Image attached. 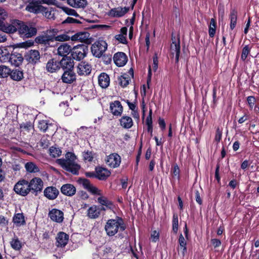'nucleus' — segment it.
<instances>
[{"label": "nucleus", "mask_w": 259, "mask_h": 259, "mask_svg": "<svg viewBox=\"0 0 259 259\" xmlns=\"http://www.w3.org/2000/svg\"><path fill=\"white\" fill-rule=\"evenodd\" d=\"M126 228L124 220L118 216H116L114 219L107 220L104 227L105 231L109 237L114 236L118 231L123 232Z\"/></svg>", "instance_id": "1"}, {"label": "nucleus", "mask_w": 259, "mask_h": 259, "mask_svg": "<svg viewBox=\"0 0 259 259\" xmlns=\"http://www.w3.org/2000/svg\"><path fill=\"white\" fill-rule=\"evenodd\" d=\"M34 42L32 41H26L17 44V46L14 47L11 52V57L10 62L12 64L18 67L22 64L24 56H23L22 51H20V49L30 47L33 45Z\"/></svg>", "instance_id": "2"}, {"label": "nucleus", "mask_w": 259, "mask_h": 259, "mask_svg": "<svg viewBox=\"0 0 259 259\" xmlns=\"http://www.w3.org/2000/svg\"><path fill=\"white\" fill-rule=\"evenodd\" d=\"M18 29V33L23 39L30 38L35 36L37 33V28L31 23H26L20 21Z\"/></svg>", "instance_id": "3"}, {"label": "nucleus", "mask_w": 259, "mask_h": 259, "mask_svg": "<svg viewBox=\"0 0 259 259\" xmlns=\"http://www.w3.org/2000/svg\"><path fill=\"white\" fill-rule=\"evenodd\" d=\"M88 52V46L84 44H79L72 47L70 56L74 60L80 61L87 56Z\"/></svg>", "instance_id": "4"}, {"label": "nucleus", "mask_w": 259, "mask_h": 259, "mask_svg": "<svg viewBox=\"0 0 259 259\" xmlns=\"http://www.w3.org/2000/svg\"><path fill=\"white\" fill-rule=\"evenodd\" d=\"M107 43L103 39L96 41L91 47V52L93 55L98 58L101 57L107 49Z\"/></svg>", "instance_id": "5"}, {"label": "nucleus", "mask_w": 259, "mask_h": 259, "mask_svg": "<svg viewBox=\"0 0 259 259\" xmlns=\"http://www.w3.org/2000/svg\"><path fill=\"white\" fill-rule=\"evenodd\" d=\"M20 20L17 19L11 20L10 23L5 22V20L1 21L0 24V30L4 32L13 34L18 31Z\"/></svg>", "instance_id": "6"}, {"label": "nucleus", "mask_w": 259, "mask_h": 259, "mask_svg": "<svg viewBox=\"0 0 259 259\" xmlns=\"http://www.w3.org/2000/svg\"><path fill=\"white\" fill-rule=\"evenodd\" d=\"M14 191L22 196H27L30 192L29 183L25 179H20L15 185Z\"/></svg>", "instance_id": "7"}, {"label": "nucleus", "mask_w": 259, "mask_h": 259, "mask_svg": "<svg viewBox=\"0 0 259 259\" xmlns=\"http://www.w3.org/2000/svg\"><path fill=\"white\" fill-rule=\"evenodd\" d=\"M77 182L79 185H82V187L91 194L94 195H102L101 190L92 184L89 180L83 178H79Z\"/></svg>", "instance_id": "8"}, {"label": "nucleus", "mask_w": 259, "mask_h": 259, "mask_svg": "<svg viewBox=\"0 0 259 259\" xmlns=\"http://www.w3.org/2000/svg\"><path fill=\"white\" fill-rule=\"evenodd\" d=\"M57 161V163L66 171L74 175H78L80 166L75 162L71 163L69 161L64 160L61 159H58Z\"/></svg>", "instance_id": "9"}, {"label": "nucleus", "mask_w": 259, "mask_h": 259, "mask_svg": "<svg viewBox=\"0 0 259 259\" xmlns=\"http://www.w3.org/2000/svg\"><path fill=\"white\" fill-rule=\"evenodd\" d=\"M29 183L30 192L35 196H37L38 194L42 192L44 182L40 178L34 177Z\"/></svg>", "instance_id": "10"}, {"label": "nucleus", "mask_w": 259, "mask_h": 259, "mask_svg": "<svg viewBox=\"0 0 259 259\" xmlns=\"http://www.w3.org/2000/svg\"><path fill=\"white\" fill-rule=\"evenodd\" d=\"M72 41H78L84 43V45L88 46L92 42V38L90 37V34L87 31H79L76 32L71 36Z\"/></svg>", "instance_id": "11"}, {"label": "nucleus", "mask_w": 259, "mask_h": 259, "mask_svg": "<svg viewBox=\"0 0 259 259\" xmlns=\"http://www.w3.org/2000/svg\"><path fill=\"white\" fill-rule=\"evenodd\" d=\"M40 53L38 50H30L25 52L24 59L28 63L32 65H35L40 62Z\"/></svg>", "instance_id": "12"}, {"label": "nucleus", "mask_w": 259, "mask_h": 259, "mask_svg": "<svg viewBox=\"0 0 259 259\" xmlns=\"http://www.w3.org/2000/svg\"><path fill=\"white\" fill-rule=\"evenodd\" d=\"M28 5L26 7V10L30 13L39 14L45 9V7L41 5L39 0H28Z\"/></svg>", "instance_id": "13"}, {"label": "nucleus", "mask_w": 259, "mask_h": 259, "mask_svg": "<svg viewBox=\"0 0 259 259\" xmlns=\"http://www.w3.org/2000/svg\"><path fill=\"white\" fill-rule=\"evenodd\" d=\"M104 206L92 205L87 210V216L92 219H96L99 217L102 211H105Z\"/></svg>", "instance_id": "14"}, {"label": "nucleus", "mask_w": 259, "mask_h": 259, "mask_svg": "<svg viewBox=\"0 0 259 259\" xmlns=\"http://www.w3.org/2000/svg\"><path fill=\"white\" fill-rule=\"evenodd\" d=\"M61 79L63 83L71 84L76 81V75L73 69L66 70L64 71Z\"/></svg>", "instance_id": "15"}, {"label": "nucleus", "mask_w": 259, "mask_h": 259, "mask_svg": "<svg viewBox=\"0 0 259 259\" xmlns=\"http://www.w3.org/2000/svg\"><path fill=\"white\" fill-rule=\"evenodd\" d=\"M130 7H118L111 9L108 12V15L113 18H120L123 17L129 10Z\"/></svg>", "instance_id": "16"}, {"label": "nucleus", "mask_w": 259, "mask_h": 259, "mask_svg": "<svg viewBox=\"0 0 259 259\" xmlns=\"http://www.w3.org/2000/svg\"><path fill=\"white\" fill-rule=\"evenodd\" d=\"M92 71V66L85 61L80 62L77 67V73L80 76L89 75Z\"/></svg>", "instance_id": "17"}, {"label": "nucleus", "mask_w": 259, "mask_h": 259, "mask_svg": "<svg viewBox=\"0 0 259 259\" xmlns=\"http://www.w3.org/2000/svg\"><path fill=\"white\" fill-rule=\"evenodd\" d=\"M113 59L114 63L118 67L124 66L128 60L126 55L121 52L116 53L113 56Z\"/></svg>", "instance_id": "18"}, {"label": "nucleus", "mask_w": 259, "mask_h": 259, "mask_svg": "<svg viewBox=\"0 0 259 259\" xmlns=\"http://www.w3.org/2000/svg\"><path fill=\"white\" fill-rule=\"evenodd\" d=\"M59 194V191L56 187L48 186L44 190V196L50 200L57 198Z\"/></svg>", "instance_id": "19"}, {"label": "nucleus", "mask_w": 259, "mask_h": 259, "mask_svg": "<svg viewBox=\"0 0 259 259\" xmlns=\"http://www.w3.org/2000/svg\"><path fill=\"white\" fill-rule=\"evenodd\" d=\"M121 162L120 156L116 153H112L107 157L106 163L111 168H116L119 166Z\"/></svg>", "instance_id": "20"}, {"label": "nucleus", "mask_w": 259, "mask_h": 259, "mask_svg": "<svg viewBox=\"0 0 259 259\" xmlns=\"http://www.w3.org/2000/svg\"><path fill=\"white\" fill-rule=\"evenodd\" d=\"M49 217L52 221L58 223H61L64 220V213L58 209L53 208L49 211Z\"/></svg>", "instance_id": "21"}, {"label": "nucleus", "mask_w": 259, "mask_h": 259, "mask_svg": "<svg viewBox=\"0 0 259 259\" xmlns=\"http://www.w3.org/2000/svg\"><path fill=\"white\" fill-rule=\"evenodd\" d=\"M60 65L59 61L56 58L50 59L46 64V70L51 73H56L60 70Z\"/></svg>", "instance_id": "22"}, {"label": "nucleus", "mask_w": 259, "mask_h": 259, "mask_svg": "<svg viewBox=\"0 0 259 259\" xmlns=\"http://www.w3.org/2000/svg\"><path fill=\"white\" fill-rule=\"evenodd\" d=\"M60 68H62L64 71L66 70L73 69L74 63V60L70 56L64 57L59 61Z\"/></svg>", "instance_id": "23"}, {"label": "nucleus", "mask_w": 259, "mask_h": 259, "mask_svg": "<svg viewBox=\"0 0 259 259\" xmlns=\"http://www.w3.org/2000/svg\"><path fill=\"white\" fill-rule=\"evenodd\" d=\"M96 179L100 181H106L111 175V172L106 168L101 166L95 167Z\"/></svg>", "instance_id": "24"}, {"label": "nucleus", "mask_w": 259, "mask_h": 259, "mask_svg": "<svg viewBox=\"0 0 259 259\" xmlns=\"http://www.w3.org/2000/svg\"><path fill=\"white\" fill-rule=\"evenodd\" d=\"M60 191L64 195L72 197L75 194L76 189L73 184L68 183L61 186Z\"/></svg>", "instance_id": "25"}, {"label": "nucleus", "mask_w": 259, "mask_h": 259, "mask_svg": "<svg viewBox=\"0 0 259 259\" xmlns=\"http://www.w3.org/2000/svg\"><path fill=\"white\" fill-rule=\"evenodd\" d=\"M110 110L114 116H121L123 112V107L119 101H115L110 104Z\"/></svg>", "instance_id": "26"}, {"label": "nucleus", "mask_w": 259, "mask_h": 259, "mask_svg": "<svg viewBox=\"0 0 259 259\" xmlns=\"http://www.w3.org/2000/svg\"><path fill=\"white\" fill-rule=\"evenodd\" d=\"M14 46H8L0 49V60L1 61L10 62L11 57V52L14 48Z\"/></svg>", "instance_id": "27"}, {"label": "nucleus", "mask_w": 259, "mask_h": 259, "mask_svg": "<svg viewBox=\"0 0 259 259\" xmlns=\"http://www.w3.org/2000/svg\"><path fill=\"white\" fill-rule=\"evenodd\" d=\"M69 240V235L63 232H60L56 238V245L57 247H63L66 246Z\"/></svg>", "instance_id": "28"}, {"label": "nucleus", "mask_w": 259, "mask_h": 259, "mask_svg": "<svg viewBox=\"0 0 259 259\" xmlns=\"http://www.w3.org/2000/svg\"><path fill=\"white\" fill-rule=\"evenodd\" d=\"M72 50V47L67 43L64 42L58 48V54L62 57H67L70 53L71 54Z\"/></svg>", "instance_id": "29"}, {"label": "nucleus", "mask_w": 259, "mask_h": 259, "mask_svg": "<svg viewBox=\"0 0 259 259\" xmlns=\"http://www.w3.org/2000/svg\"><path fill=\"white\" fill-rule=\"evenodd\" d=\"M34 40L36 44L48 46L50 45V41H53V37L48 34L41 35L36 36Z\"/></svg>", "instance_id": "30"}, {"label": "nucleus", "mask_w": 259, "mask_h": 259, "mask_svg": "<svg viewBox=\"0 0 259 259\" xmlns=\"http://www.w3.org/2000/svg\"><path fill=\"white\" fill-rule=\"evenodd\" d=\"M109 76L105 72L101 73L98 76L99 85L103 89H106L110 84Z\"/></svg>", "instance_id": "31"}, {"label": "nucleus", "mask_w": 259, "mask_h": 259, "mask_svg": "<svg viewBox=\"0 0 259 259\" xmlns=\"http://www.w3.org/2000/svg\"><path fill=\"white\" fill-rule=\"evenodd\" d=\"M119 121L120 125L125 129L131 128L134 124L132 118L126 115L122 116Z\"/></svg>", "instance_id": "32"}, {"label": "nucleus", "mask_w": 259, "mask_h": 259, "mask_svg": "<svg viewBox=\"0 0 259 259\" xmlns=\"http://www.w3.org/2000/svg\"><path fill=\"white\" fill-rule=\"evenodd\" d=\"M13 222L17 227L26 224L25 217L23 213H15L13 217Z\"/></svg>", "instance_id": "33"}, {"label": "nucleus", "mask_w": 259, "mask_h": 259, "mask_svg": "<svg viewBox=\"0 0 259 259\" xmlns=\"http://www.w3.org/2000/svg\"><path fill=\"white\" fill-rule=\"evenodd\" d=\"M67 4L75 8H84L88 5L87 0H67Z\"/></svg>", "instance_id": "34"}, {"label": "nucleus", "mask_w": 259, "mask_h": 259, "mask_svg": "<svg viewBox=\"0 0 259 259\" xmlns=\"http://www.w3.org/2000/svg\"><path fill=\"white\" fill-rule=\"evenodd\" d=\"M55 11H56L55 8L45 7V9H42L40 13L48 19L54 20L56 19L55 13H53Z\"/></svg>", "instance_id": "35"}, {"label": "nucleus", "mask_w": 259, "mask_h": 259, "mask_svg": "<svg viewBox=\"0 0 259 259\" xmlns=\"http://www.w3.org/2000/svg\"><path fill=\"white\" fill-rule=\"evenodd\" d=\"M230 20V28L233 30L236 27L237 20V11L235 9L231 10L229 15Z\"/></svg>", "instance_id": "36"}, {"label": "nucleus", "mask_w": 259, "mask_h": 259, "mask_svg": "<svg viewBox=\"0 0 259 259\" xmlns=\"http://www.w3.org/2000/svg\"><path fill=\"white\" fill-rule=\"evenodd\" d=\"M10 78L15 81H20L23 78V72L19 69H15L11 70Z\"/></svg>", "instance_id": "37"}, {"label": "nucleus", "mask_w": 259, "mask_h": 259, "mask_svg": "<svg viewBox=\"0 0 259 259\" xmlns=\"http://www.w3.org/2000/svg\"><path fill=\"white\" fill-rule=\"evenodd\" d=\"M252 45H246L243 47L241 54V60L245 62L248 56H251L250 52L252 48Z\"/></svg>", "instance_id": "38"}, {"label": "nucleus", "mask_w": 259, "mask_h": 259, "mask_svg": "<svg viewBox=\"0 0 259 259\" xmlns=\"http://www.w3.org/2000/svg\"><path fill=\"white\" fill-rule=\"evenodd\" d=\"M119 85L122 88L126 87L128 84L131 80L130 76L128 74L124 73L123 74L119 76L117 78Z\"/></svg>", "instance_id": "39"}, {"label": "nucleus", "mask_w": 259, "mask_h": 259, "mask_svg": "<svg viewBox=\"0 0 259 259\" xmlns=\"http://www.w3.org/2000/svg\"><path fill=\"white\" fill-rule=\"evenodd\" d=\"M172 40L173 39L172 38ZM175 47V51L176 52V63H178L179 61V57L181 53V46H180V40L178 38V42L176 40H172V44L171 45V48L172 49Z\"/></svg>", "instance_id": "40"}, {"label": "nucleus", "mask_w": 259, "mask_h": 259, "mask_svg": "<svg viewBox=\"0 0 259 259\" xmlns=\"http://www.w3.org/2000/svg\"><path fill=\"white\" fill-rule=\"evenodd\" d=\"M98 202L101 205L105 206L108 209H112L113 207V203L109 200L106 197L104 196H101L98 198Z\"/></svg>", "instance_id": "41"}, {"label": "nucleus", "mask_w": 259, "mask_h": 259, "mask_svg": "<svg viewBox=\"0 0 259 259\" xmlns=\"http://www.w3.org/2000/svg\"><path fill=\"white\" fill-rule=\"evenodd\" d=\"M26 171L30 173H36L39 172V168L32 162H28L25 164Z\"/></svg>", "instance_id": "42"}, {"label": "nucleus", "mask_w": 259, "mask_h": 259, "mask_svg": "<svg viewBox=\"0 0 259 259\" xmlns=\"http://www.w3.org/2000/svg\"><path fill=\"white\" fill-rule=\"evenodd\" d=\"M11 69L4 65H0V78H6L10 75Z\"/></svg>", "instance_id": "43"}, {"label": "nucleus", "mask_w": 259, "mask_h": 259, "mask_svg": "<svg viewBox=\"0 0 259 259\" xmlns=\"http://www.w3.org/2000/svg\"><path fill=\"white\" fill-rule=\"evenodd\" d=\"M61 149L56 146H53L49 149V154L51 156L54 158L58 157L61 155Z\"/></svg>", "instance_id": "44"}, {"label": "nucleus", "mask_w": 259, "mask_h": 259, "mask_svg": "<svg viewBox=\"0 0 259 259\" xmlns=\"http://www.w3.org/2000/svg\"><path fill=\"white\" fill-rule=\"evenodd\" d=\"M178 243L181 248L182 249V253L184 255L187 252V242L182 233L179 235Z\"/></svg>", "instance_id": "45"}, {"label": "nucleus", "mask_w": 259, "mask_h": 259, "mask_svg": "<svg viewBox=\"0 0 259 259\" xmlns=\"http://www.w3.org/2000/svg\"><path fill=\"white\" fill-rule=\"evenodd\" d=\"M49 126H52L51 124H49L48 121L45 120L39 121L38 123V128L43 132H46L49 130Z\"/></svg>", "instance_id": "46"}, {"label": "nucleus", "mask_w": 259, "mask_h": 259, "mask_svg": "<svg viewBox=\"0 0 259 259\" xmlns=\"http://www.w3.org/2000/svg\"><path fill=\"white\" fill-rule=\"evenodd\" d=\"M172 227L174 233L177 234L179 229V220L178 214L176 213H173Z\"/></svg>", "instance_id": "47"}, {"label": "nucleus", "mask_w": 259, "mask_h": 259, "mask_svg": "<svg viewBox=\"0 0 259 259\" xmlns=\"http://www.w3.org/2000/svg\"><path fill=\"white\" fill-rule=\"evenodd\" d=\"M12 248L16 250H19L21 247V242L18 238H14L10 242Z\"/></svg>", "instance_id": "48"}, {"label": "nucleus", "mask_w": 259, "mask_h": 259, "mask_svg": "<svg viewBox=\"0 0 259 259\" xmlns=\"http://www.w3.org/2000/svg\"><path fill=\"white\" fill-rule=\"evenodd\" d=\"M171 171L172 174V177L174 178H177L178 180H180V170L179 167L178 166L177 164H175L173 165Z\"/></svg>", "instance_id": "49"}, {"label": "nucleus", "mask_w": 259, "mask_h": 259, "mask_svg": "<svg viewBox=\"0 0 259 259\" xmlns=\"http://www.w3.org/2000/svg\"><path fill=\"white\" fill-rule=\"evenodd\" d=\"M62 160L69 161L71 163L74 162L76 157L74 153L67 152L65 154V159L61 158Z\"/></svg>", "instance_id": "50"}, {"label": "nucleus", "mask_w": 259, "mask_h": 259, "mask_svg": "<svg viewBox=\"0 0 259 259\" xmlns=\"http://www.w3.org/2000/svg\"><path fill=\"white\" fill-rule=\"evenodd\" d=\"M82 156L84 160H87L89 162H91L94 158V154L93 152L89 151V150L84 151L83 152Z\"/></svg>", "instance_id": "51"}, {"label": "nucleus", "mask_w": 259, "mask_h": 259, "mask_svg": "<svg viewBox=\"0 0 259 259\" xmlns=\"http://www.w3.org/2000/svg\"><path fill=\"white\" fill-rule=\"evenodd\" d=\"M239 181L236 180V179H233L229 182L227 187L230 188L232 190H234L236 188H239Z\"/></svg>", "instance_id": "52"}, {"label": "nucleus", "mask_w": 259, "mask_h": 259, "mask_svg": "<svg viewBox=\"0 0 259 259\" xmlns=\"http://www.w3.org/2000/svg\"><path fill=\"white\" fill-rule=\"evenodd\" d=\"M246 101L248 103L250 109H252L254 107V104L256 102V99L253 96H250L247 97Z\"/></svg>", "instance_id": "53"}, {"label": "nucleus", "mask_w": 259, "mask_h": 259, "mask_svg": "<svg viewBox=\"0 0 259 259\" xmlns=\"http://www.w3.org/2000/svg\"><path fill=\"white\" fill-rule=\"evenodd\" d=\"M63 10L65 13L68 15L73 16L76 17L79 16V14L77 13V12L73 9L65 8L63 9Z\"/></svg>", "instance_id": "54"}, {"label": "nucleus", "mask_w": 259, "mask_h": 259, "mask_svg": "<svg viewBox=\"0 0 259 259\" xmlns=\"http://www.w3.org/2000/svg\"><path fill=\"white\" fill-rule=\"evenodd\" d=\"M70 39H71V37L65 34L58 35L55 37V39L59 41H67Z\"/></svg>", "instance_id": "55"}, {"label": "nucleus", "mask_w": 259, "mask_h": 259, "mask_svg": "<svg viewBox=\"0 0 259 259\" xmlns=\"http://www.w3.org/2000/svg\"><path fill=\"white\" fill-rule=\"evenodd\" d=\"M40 3L42 4H47L48 5H54L57 7H60L59 3L56 0H39Z\"/></svg>", "instance_id": "56"}, {"label": "nucleus", "mask_w": 259, "mask_h": 259, "mask_svg": "<svg viewBox=\"0 0 259 259\" xmlns=\"http://www.w3.org/2000/svg\"><path fill=\"white\" fill-rule=\"evenodd\" d=\"M115 38L120 43L122 44H127V40L126 39V37L125 36H124L123 34H117L115 36Z\"/></svg>", "instance_id": "57"}, {"label": "nucleus", "mask_w": 259, "mask_h": 259, "mask_svg": "<svg viewBox=\"0 0 259 259\" xmlns=\"http://www.w3.org/2000/svg\"><path fill=\"white\" fill-rule=\"evenodd\" d=\"M67 23H78L80 24L81 22L76 19L73 18L68 17L65 20L62 22V24H67Z\"/></svg>", "instance_id": "58"}, {"label": "nucleus", "mask_w": 259, "mask_h": 259, "mask_svg": "<svg viewBox=\"0 0 259 259\" xmlns=\"http://www.w3.org/2000/svg\"><path fill=\"white\" fill-rule=\"evenodd\" d=\"M9 224V219L3 215H0V226L7 227Z\"/></svg>", "instance_id": "59"}, {"label": "nucleus", "mask_w": 259, "mask_h": 259, "mask_svg": "<svg viewBox=\"0 0 259 259\" xmlns=\"http://www.w3.org/2000/svg\"><path fill=\"white\" fill-rule=\"evenodd\" d=\"M222 131L219 127L217 128L215 131V135L214 138V141L217 143H219L222 139Z\"/></svg>", "instance_id": "60"}, {"label": "nucleus", "mask_w": 259, "mask_h": 259, "mask_svg": "<svg viewBox=\"0 0 259 259\" xmlns=\"http://www.w3.org/2000/svg\"><path fill=\"white\" fill-rule=\"evenodd\" d=\"M220 164H217L215 170L214 177L217 180L218 183L221 185V177L220 176Z\"/></svg>", "instance_id": "61"}, {"label": "nucleus", "mask_w": 259, "mask_h": 259, "mask_svg": "<svg viewBox=\"0 0 259 259\" xmlns=\"http://www.w3.org/2000/svg\"><path fill=\"white\" fill-rule=\"evenodd\" d=\"M102 57L103 62L105 64L108 65L110 64L112 61V56L111 55H102L101 56Z\"/></svg>", "instance_id": "62"}, {"label": "nucleus", "mask_w": 259, "mask_h": 259, "mask_svg": "<svg viewBox=\"0 0 259 259\" xmlns=\"http://www.w3.org/2000/svg\"><path fill=\"white\" fill-rule=\"evenodd\" d=\"M151 238L152 239V241L153 242H156L159 239V233L157 231L154 230L153 231L151 234Z\"/></svg>", "instance_id": "63"}, {"label": "nucleus", "mask_w": 259, "mask_h": 259, "mask_svg": "<svg viewBox=\"0 0 259 259\" xmlns=\"http://www.w3.org/2000/svg\"><path fill=\"white\" fill-rule=\"evenodd\" d=\"M77 195L80 199L82 200H87L89 197L88 193L83 190L78 191L77 192Z\"/></svg>", "instance_id": "64"}]
</instances>
